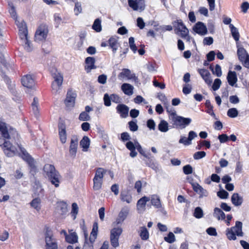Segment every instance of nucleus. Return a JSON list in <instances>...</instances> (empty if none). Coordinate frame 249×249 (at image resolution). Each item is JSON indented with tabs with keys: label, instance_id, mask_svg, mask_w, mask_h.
<instances>
[{
	"label": "nucleus",
	"instance_id": "nucleus-22",
	"mask_svg": "<svg viewBox=\"0 0 249 249\" xmlns=\"http://www.w3.org/2000/svg\"><path fill=\"white\" fill-rule=\"evenodd\" d=\"M150 200V197L144 196L140 198L137 203V210L139 213H143L145 210L146 203Z\"/></svg>",
	"mask_w": 249,
	"mask_h": 249
},
{
	"label": "nucleus",
	"instance_id": "nucleus-15",
	"mask_svg": "<svg viewBox=\"0 0 249 249\" xmlns=\"http://www.w3.org/2000/svg\"><path fill=\"white\" fill-rule=\"evenodd\" d=\"M197 137V133L196 132L191 130L189 132L188 138L181 136H180V138L178 142L179 143L183 144L185 146H188L192 144V140Z\"/></svg>",
	"mask_w": 249,
	"mask_h": 249
},
{
	"label": "nucleus",
	"instance_id": "nucleus-34",
	"mask_svg": "<svg viewBox=\"0 0 249 249\" xmlns=\"http://www.w3.org/2000/svg\"><path fill=\"white\" fill-rule=\"evenodd\" d=\"M232 204L235 206L241 205L243 202V198L237 193H234L231 197Z\"/></svg>",
	"mask_w": 249,
	"mask_h": 249
},
{
	"label": "nucleus",
	"instance_id": "nucleus-54",
	"mask_svg": "<svg viewBox=\"0 0 249 249\" xmlns=\"http://www.w3.org/2000/svg\"><path fill=\"white\" fill-rule=\"evenodd\" d=\"M134 42V38L133 37H130L129 38V44L130 48L134 53H136L137 51V48L135 45Z\"/></svg>",
	"mask_w": 249,
	"mask_h": 249
},
{
	"label": "nucleus",
	"instance_id": "nucleus-23",
	"mask_svg": "<svg viewBox=\"0 0 249 249\" xmlns=\"http://www.w3.org/2000/svg\"><path fill=\"white\" fill-rule=\"evenodd\" d=\"M227 79L229 84L231 86L237 87L236 83L238 79L236 73L234 71H229L227 76Z\"/></svg>",
	"mask_w": 249,
	"mask_h": 249
},
{
	"label": "nucleus",
	"instance_id": "nucleus-26",
	"mask_svg": "<svg viewBox=\"0 0 249 249\" xmlns=\"http://www.w3.org/2000/svg\"><path fill=\"white\" fill-rule=\"evenodd\" d=\"M0 36H2V33L0 29ZM10 65L5 59L3 54L0 52V70L2 72H6V71L9 70Z\"/></svg>",
	"mask_w": 249,
	"mask_h": 249
},
{
	"label": "nucleus",
	"instance_id": "nucleus-37",
	"mask_svg": "<svg viewBox=\"0 0 249 249\" xmlns=\"http://www.w3.org/2000/svg\"><path fill=\"white\" fill-rule=\"evenodd\" d=\"M90 145V140L87 136H84L80 142V145L83 151H87Z\"/></svg>",
	"mask_w": 249,
	"mask_h": 249
},
{
	"label": "nucleus",
	"instance_id": "nucleus-44",
	"mask_svg": "<svg viewBox=\"0 0 249 249\" xmlns=\"http://www.w3.org/2000/svg\"><path fill=\"white\" fill-rule=\"evenodd\" d=\"M121 199L123 201L130 203L132 201V196L127 191H123L121 193Z\"/></svg>",
	"mask_w": 249,
	"mask_h": 249
},
{
	"label": "nucleus",
	"instance_id": "nucleus-62",
	"mask_svg": "<svg viewBox=\"0 0 249 249\" xmlns=\"http://www.w3.org/2000/svg\"><path fill=\"white\" fill-rule=\"evenodd\" d=\"M121 139L123 142H128L131 139V137L128 133L123 132L121 134Z\"/></svg>",
	"mask_w": 249,
	"mask_h": 249
},
{
	"label": "nucleus",
	"instance_id": "nucleus-9",
	"mask_svg": "<svg viewBox=\"0 0 249 249\" xmlns=\"http://www.w3.org/2000/svg\"><path fill=\"white\" fill-rule=\"evenodd\" d=\"M45 249H58L57 240L54 237L50 231L47 230L45 233Z\"/></svg>",
	"mask_w": 249,
	"mask_h": 249
},
{
	"label": "nucleus",
	"instance_id": "nucleus-36",
	"mask_svg": "<svg viewBox=\"0 0 249 249\" xmlns=\"http://www.w3.org/2000/svg\"><path fill=\"white\" fill-rule=\"evenodd\" d=\"M213 216L218 220H225L226 218L225 213L218 208H215L214 209Z\"/></svg>",
	"mask_w": 249,
	"mask_h": 249
},
{
	"label": "nucleus",
	"instance_id": "nucleus-51",
	"mask_svg": "<svg viewBox=\"0 0 249 249\" xmlns=\"http://www.w3.org/2000/svg\"><path fill=\"white\" fill-rule=\"evenodd\" d=\"M205 105L207 107V110L206 111L207 113H208L211 116H214L215 114L213 110V106L211 105L210 101L207 100L206 101Z\"/></svg>",
	"mask_w": 249,
	"mask_h": 249
},
{
	"label": "nucleus",
	"instance_id": "nucleus-52",
	"mask_svg": "<svg viewBox=\"0 0 249 249\" xmlns=\"http://www.w3.org/2000/svg\"><path fill=\"white\" fill-rule=\"evenodd\" d=\"M238 111L236 108H231L228 110L227 115L232 118L236 117L238 116Z\"/></svg>",
	"mask_w": 249,
	"mask_h": 249
},
{
	"label": "nucleus",
	"instance_id": "nucleus-42",
	"mask_svg": "<svg viewBox=\"0 0 249 249\" xmlns=\"http://www.w3.org/2000/svg\"><path fill=\"white\" fill-rule=\"evenodd\" d=\"M38 106V99L36 97H34V101L32 103V108L33 111L36 117L39 115Z\"/></svg>",
	"mask_w": 249,
	"mask_h": 249
},
{
	"label": "nucleus",
	"instance_id": "nucleus-2",
	"mask_svg": "<svg viewBox=\"0 0 249 249\" xmlns=\"http://www.w3.org/2000/svg\"><path fill=\"white\" fill-rule=\"evenodd\" d=\"M16 24L19 29L18 34L22 45L26 51L31 52L33 47L28 39V31L25 23L22 20H17Z\"/></svg>",
	"mask_w": 249,
	"mask_h": 249
},
{
	"label": "nucleus",
	"instance_id": "nucleus-49",
	"mask_svg": "<svg viewBox=\"0 0 249 249\" xmlns=\"http://www.w3.org/2000/svg\"><path fill=\"white\" fill-rule=\"evenodd\" d=\"M53 20L55 27L58 28L61 23L63 22L62 18L59 14H54L53 15Z\"/></svg>",
	"mask_w": 249,
	"mask_h": 249
},
{
	"label": "nucleus",
	"instance_id": "nucleus-32",
	"mask_svg": "<svg viewBox=\"0 0 249 249\" xmlns=\"http://www.w3.org/2000/svg\"><path fill=\"white\" fill-rule=\"evenodd\" d=\"M65 240L69 243H75L78 241V236L76 232H72V231H69V233L65 238Z\"/></svg>",
	"mask_w": 249,
	"mask_h": 249
},
{
	"label": "nucleus",
	"instance_id": "nucleus-60",
	"mask_svg": "<svg viewBox=\"0 0 249 249\" xmlns=\"http://www.w3.org/2000/svg\"><path fill=\"white\" fill-rule=\"evenodd\" d=\"M217 195L221 199H226L228 198L229 193L225 190L222 189L217 193Z\"/></svg>",
	"mask_w": 249,
	"mask_h": 249
},
{
	"label": "nucleus",
	"instance_id": "nucleus-17",
	"mask_svg": "<svg viewBox=\"0 0 249 249\" xmlns=\"http://www.w3.org/2000/svg\"><path fill=\"white\" fill-rule=\"evenodd\" d=\"M191 185L194 191L199 195V198H201L208 196V192L206 189H204L198 183H191Z\"/></svg>",
	"mask_w": 249,
	"mask_h": 249
},
{
	"label": "nucleus",
	"instance_id": "nucleus-53",
	"mask_svg": "<svg viewBox=\"0 0 249 249\" xmlns=\"http://www.w3.org/2000/svg\"><path fill=\"white\" fill-rule=\"evenodd\" d=\"M139 143L138 141H135L134 142L129 141L125 143V146L129 150H134L137 149V143Z\"/></svg>",
	"mask_w": 249,
	"mask_h": 249
},
{
	"label": "nucleus",
	"instance_id": "nucleus-25",
	"mask_svg": "<svg viewBox=\"0 0 249 249\" xmlns=\"http://www.w3.org/2000/svg\"><path fill=\"white\" fill-rule=\"evenodd\" d=\"M78 139L76 137H73L71 139L70 145V154L71 157H74L76 155L77 147H78Z\"/></svg>",
	"mask_w": 249,
	"mask_h": 249
},
{
	"label": "nucleus",
	"instance_id": "nucleus-59",
	"mask_svg": "<svg viewBox=\"0 0 249 249\" xmlns=\"http://www.w3.org/2000/svg\"><path fill=\"white\" fill-rule=\"evenodd\" d=\"M9 6L10 7V9H9L10 14L11 16H12V17L14 19H15V21H16L17 20H18V19H17V16L16 14L15 9L14 8L13 4L9 3Z\"/></svg>",
	"mask_w": 249,
	"mask_h": 249
},
{
	"label": "nucleus",
	"instance_id": "nucleus-31",
	"mask_svg": "<svg viewBox=\"0 0 249 249\" xmlns=\"http://www.w3.org/2000/svg\"><path fill=\"white\" fill-rule=\"evenodd\" d=\"M121 89L127 95L130 96L133 94L134 87L129 84H123L121 86Z\"/></svg>",
	"mask_w": 249,
	"mask_h": 249
},
{
	"label": "nucleus",
	"instance_id": "nucleus-64",
	"mask_svg": "<svg viewBox=\"0 0 249 249\" xmlns=\"http://www.w3.org/2000/svg\"><path fill=\"white\" fill-rule=\"evenodd\" d=\"M81 4L79 2H76L75 4V7L74 11L75 15L78 16L82 12Z\"/></svg>",
	"mask_w": 249,
	"mask_h": 249
},
{
	"label": "nucleus",
	"instance_id": "nucleus-33",
	"mask_svg": "<svg viewBox=\"0 0 249 249\" xmlns=\"http://www.w3.org/2000/svg\"><path fill=\"white\" fill-rule=\"evenodd\" d=\"M139 235L142 240H147L149 237V233L144 226L140 227L138 231Z\"/></svg>",
	"mask_w": 249,
	"mask_h": 249
},
{
	"label": "nucleus",
	"instance_id": "nucleus-35",
	"mask_svg": "<svg viewBox=\"0 0 249 249\" xmlns=\"http://www.w3.org/2000/svg\"><path fill=\"white\" fill-rule=\"evenodd\" d=\"M150 200H151L152 205L155 207L157 208H160L161 207L160 198L158 195H152L150 197Z\"/></svg>",
	"mask_w": 249,
	"mask_h": 249
},
{
	"label": "nucleus",
	"instance_id": "nucleus-57",
	"mask_svg": "<svg viewBox=\"0 0 249 249\" xmlns=\"http://www.w3.org/2000/svg\"><path fill=\"white\" fill-rule=\"evenodd\" d=\"M206 155L204 151H198L194 154L193 158L196 160H198L205 157Z\"/></svg>",
	"mask_w": 249,
	"mask_h": 249
},
{
	"label": "nucleus",
	"instance_id": "nucleus-4",
	"mask_svg": "<svg viewBox=\"0 0 249 249\" xmlns=\"http://www.w3.org/2000/svg\"><path fill=\"white\" fill-rule=\"evenodd\" d=\"M225 232L227 238L230 240H235L236 236H243L242 223L240 221H236L235 225L230 228H227Z\"/></svg>",
	"mask_w": 249,
	"mask_h": 249
},
{
	"label": "nucleus",
	"instance_id": "nucleus-27",
	"mask_svg": "<svg viewBox=\"0 0 249 249\" xmlns=\"http://www.w3.org/2000/svg\"><path fill=\"white\" fill-rule=\"evenodd\" d=\"M237 47V53L238 57V59L240 62L244 61L246 58H249V54L246 51V50L242 47H239L238 45Z\"/></svg>",
	"mask_w": 249,
	"mask_h": 249
},
{
	"label": "nucleus",
	"instance_id": "nucleus-19",
	"mask_svg": "<svg viewBox=\"0 0 249 249\" xmlns=\"http://www.w3.org/2000/svg\"><path fill=\"white\" fill-rule=\"evenodd\" d=\"M129 212V209L128 207L125 206L122 208L119 213L118 217L116 218L115 223L117 224L123 223L124 220L127 217Z\"/></svg>",
	"mask_w": 249,
	"mask_h": 249
},
{
	"label": "nucleus",
	"instance_id": "nucleus-63",
	"mask_svg": "<svg viewBox=\"0 0 249 249\" xmlns=\"http://www.w3.org/2000/svg\"><path fill=\"white\" fill-rule=\"evenodd\" d=\"M111 97L107 93H106L104 96V104L107 107L111 106Z\"/></svg>",
	"mask_w": 249,
	"mask_h": 249
},
{
	"label": "nucleus",
	"instance_id": "nucleus-61",
	"mask_svg": "<svg viewBox=\"0 0 249 249\" xmlns=\"http://www.w3.org/2000/svg\"><path fill=\"white\" fill-rule=\"evenodd\" d=\"M183 171L184 174L189 175L193 173V169L190 164H187L183 166Z\"/></svg>",
	"mask_w": 249,
	"mask_h": 249
},
{
	"label": "nucleus",
	"instance_id": "nucleus-28",
	"mask_svg": "<svg viewBox=\"0 0 249 249\" xmlns=\"http://www.w3.org/2000/svg\"><path fill=\"white\" fill-rule=\"evenodd\" d=\"M56 211L60 215H65L68 212L67 204L64 202H58L57 205Z\"/></svg>",
	"mask_w": 249,
	"mask_h": 249
},
{
	"label": "nucleus",
	"instance_id": "nucleus-24",
	"mask_svg": "<svg viewBox=\"0 0 249 249\" xmlns=\"http://www.w3.org/2000/svg\"><path fill=\"white\" fill-rule=\"evenodd\" d=\"M116 110L121 117L126 118L128 115L129 107L124 104H119L116 107Z\"/></svg>",
	"mask_w": 249,
	"mask_h": 249
},
{
	"label": "nucleus",
	"instance_id": "nucleus-30",
	"mask_svg": "<svg viewBox=\"0 0 249 249\" xmlns=\"http://www.w3.org/2000/svg\"><path fill=\"white\" fill-rule=\"evenodd\" d=\"M95 59L93 57H88L85 60L86 66L85 69L87 72L90 71L92 69L96 68L95 66Z\"/></svg>",
	"mask_w": 249,
	"mask_h": 249
},
{
	"label": "nucleus",
	"instance_id": "nucleus-38",
	"mask_svg": "<svg viewBox=\"0 0 249 249\" xmlns=\"http://www.w3.org/2000/svg\"><path fill=\"white\" fill-rule=\"evenodd\" d=\"M158 127L159 130L163 133L167 132L169 129V124L167 121L164 120H162L160 121Z\"/></svg>",
	"mask_w": 249,
	"mask_h": 249
},
{
	"label": "nucleus",
	"instance_id": "nucleus-50",
	"mask_svg": "<svg viewBox=\"0 0 249 249\" xmlns=\"http://www.w3.org/2000/svg\"><path fill=\"white\" fill-rule=\"evenodd\" d=\"M166 110L169 113V117L172 121V119L177 116L176 111L172 107L169 106V104L168 106H166Z\"/></svg>",
	"mask_w": 249,
	"mask_h": 249
},
{
	"label": "nucleus",
	"instance_id": "nucleus-6",
	"mask_svg": "<svg viewBox=\"0 0 249 249\" xmlns=\"http://www.w3.org/2000/svg\"><path fill=\"white\" fill-rule=\"evenodd\" d=\"M98 224L95 222L93 224L92 231L90 233L89 239L86 236L85 241L82 249H93V243L97 237L98 232Z\"/></svg>",
	"mask_w": 249,
	"mask_h": 249
},
{
	"label": "nucleus",
	"instance_id": "nucleus-16",
	"mask_svg": "<svg viewBox=\"0 0 249 249\" xmlns=\"http://www.w3.org/2000/svg\"><path fill=\"white\" fill-rule=\"evenodd\" d=\"M48 33V29L45 26H40L36 31L35 40L37 41L45 40L47 36Z\"/></svg>",
	"mask_w": 249,
	"mask_h": 249
},
{
	"label": "nucleus",
	"instance_id": "nucleus-18",
	"mask_svg": "<svg viewBox=\"0 0 249 249\" xmlns=\"http://www.w3.org/2000/svg\"><path fill=\"white\" fill-rule=\"evenodd\" d=\"M193 30L200 36H205L207 34L208 30L206 25L202 22H197L193 27Z\"/></svg>",
	"mask_w": 249,
	"mask_h": 249
},
{
	"label": "nucleus",
	"instance_id": "nucleus-13",
	"mask_svg": "<svg viewBox=\"0 0 249 249\" xmlns=\"http://www.w3.org/2000/svg\"><path fill=\"white\" fill-rule=\"evenodd\" d=\"M76 97V93L72 90H69L67 93L66 98L64 101L65 106L68 108L74 107Z\"/></svg>",
	"mask_w": 249,
	"mask_h": 249
},
{
	"label": "nucleus",
	"instance_id": "nucleus-47",
	"mask_svg": "<svg viewBox=\"0 0 249 249\" xmlns=\"http://www.w3.org/2000/svg\"><path fill=\"white\" fill-rule=\"evenodd\" d=\"M92 29L97 32H100L102 30L101 20L99 19H96L92 25Z\"/></svg>",
	"mask_w": 249,
	"mask_h": 249
},
{
	"label": "nucleus",
	"instance_id": "nucleus-10",
	"mask_svg": "<svg viewBox=\"0 0 249 249\" xmlns=\"http://www.w3.org/2000/svg\"><path fill=\"white\" fill-rule=\"evenodd\" d=\"M2 149L4 154L8 157H13L18 153L17 149L8 141H4Z\"/></svg>",
	"mask_w": 249,
	"mask_h": 249
},
{
	"label": "nucleus",
	"instance_id": "nucleus-43",
	"mask_svg": "<svg viewBox=\"0 0 249 249\" xmlns=\"http://www.w3.org/2000/svg\"><path fill=\"white\" fill-rule=\"evenodd\" d=\"M30 205L32 207L38 212L41 209V199L39 198H34L30 202Z\"/></svg>",
	"mask_w": 249,
	"mask_h": 249
},
{
	"label": "nucleus",
	"instance_id": "nucleus-7",
	"mask_svg": "<svg viewBox=\"0 0 249 249\" xmlns=\"http://www.w3.org/2000/svg\"><path fill=\"white\" fill-rule=\"evenodd\" d=\"M175 31L176 34L180 36L182 38L186 39L188 41L190 40L189 30L183 23L181 20H178L177 21Z\"/></svg>",
	"mask_w": 249,
	"mask_h": 249
},
{
	"label": "nucleus",
	"instance_id": "nucleus-55",
	"mask_svg": "<svg viewBox=\"0 0 249 249\" xmlns=\"http://www.w3.org/2000/svg\"><path fill=\"white\" fill-rule=\"evenodd\" d=\"M164 239L169 243H172L175 241V236L173 233L170 232L167 236L164 238Z\"/></svg>",
	"mask_w": 249,
	"mask_h": 249
},
{
	"label": "nucleus",
	"instance_id": "nucleus-5",
	"mask_svg": "<svg viewBox=\"0 0 249 249\" xmlns=\"http://www.w3.org/2000/svg\"><path fill=\"white\" fill-rule=\"evenodd\" d=\"M107 172V171L103 168H98L96 169L94 177L93 178V189L94 191H98L101 189L103 178Z\"/></svg>",
	"mask_w": 249,
	"mask_h": 249
},
{
	"label": "nucleus",
	"instance_id": "nucleus-11",
	"mask_svg": "<svg viewBox=\"0 0 249 249\" xmlns=\"http://www.w3.org/2000/svg\"><path fill=\"white\" fill-rule=\"evenodd\" d=\"M118 77L120 80L125 79L128 80H133L135 82L138 80L135 74L132 73L131 71L128 69H123L122 72L118 74Z\"/></svg>",
	"mask_w": 249,
	"mask_h": 249
},
{
	"label": "nucleus",
	"instance_id": "nucleus-14",
	"mask_svg": "<svg viewBox=\"0 0 249 249\" xmlns=\"http://www.w3.org/2000/svg\"><path fill=\"white\" fill-rule=\"evenodd\" d=\"M129 6L134 11H142L145 8L144 0H127Z\"/></svg>",
	"mask_w": 249,
	"mask_h": 249
},
{
	"label": "nucleus",
	"instance_id": "nucleus-20",
	"mask_svg": "<svg viewBox=\"0 0 249 249\" xmlns=\"http://www.w3.org/2000/svg\"><path fill=\"white\" fill-rule=\"evenodd\" d=\"M19 150L21 152L20 156L25 160L31 167L34 166V159L29 155L26 150L21 146H18Z\"/></svg>",
	"mask_w": 249,
	"mask_h": 249
},
{
	"label": "nucleus",
	"instance_id": "nucleus-56",
	"mask_svg": "<svg viewBox=\"0 0 249 249\" xmlns=\"http://www.w3.org/2000/svg\"><path fill=\"white\" fill-rule=\"evenodd\" d=\"M79 119L82 121H89L90 119V116L86 112H82L79 116Z\"/></svg>",
	"mask_w": 249,
	"mask_h": 249
},
{
	"label": "nucleus",
	"instance_id": "nucleus-1",
	"mask_svg": "<svg viewBox=\"0 0 249 249\" xmlns=\"http://www.w3.org/2000/svg\"><path fill=\"white\" fill-rule=\"evenodd\" d=\"M43 172L44 175L48 178L52 184L56 188L59 186L62 178L53 165L45 164L43 168Z\"/></svg>",
	"mask_w": 249,
	"mask_h": 249
},
{
	"label": "nucleus",
	"instance_id": "nucleus-41",
	"mask_svg": "<svg viewBox=\"0 0 249 249\" xmlns=\"http://www.w3.org/2000/svg\"><path fill=\"white\" fill-rule=\"evenodd\" d=\"M0 132L1 134L3 137L5 139H9L10 136L7 130V128L6 126V124L4 123L0 122Z\"/></svg>",
	"mask_w": 249,
	"mask_h": 249
},
{
	"label": "nucleus",
	"instance_id": "nucleus-21",
	"mask_svg": "<svg viewBox=\"0 0 249 249\" xmlns=\"http://www.w3.org/2000/svg\"><path fill=\"white\" fill-rule=\"evenodd\" d=\"M198 72L208 85L210 86L212 84L213 80L211 78V73L208 70L205 69H201L198 70Z\"/></svg>",
	"mask_w": 249,
	"mask_h": 249
},
{
	"label": "nucleus",
	"instance_id": "nucleus-48",
	"mask_svg": "<svg viewBox=\"0 0 249 249\" xmlns=\"http://www.w3.org/2000/svg\"><path fill=\"white\" fill-rule=\"evenodd\" d=\"M193 215L194 217L197 219L202 218L204 215L202 209L199 207L196 208L193 213Z\"/></svg>",
	"mask_w": 249,
	"mask_h": 249
},
{
	"label": "nucleus",
	"instance_id": "nucleus-39",
	"mask_svg": "<svg viewBox=\"0 0 249 249\" xmlns=\"http://www.w3.org/2000/svg\"><path fill=\"white\" fill-rule=\"evenodd\" d=\"M108 44L112 49L113 53H115L119 45L117 39L115 37H112L108 40Z\"/></svg>",
	"mask_w": 249,
	"mask_h": 249
},
{
	"label": "nucleus",
	"instance_id": "nucleus-45",
	"mask_svg": "<svg viewBox=\"0 0 249 249\" xmlns=\"http://www.w3.org/2000/svg\"><path fill=\"white\" fill-rule=\"evenodd\" d=\"M122 229L120 227L114 228L111 231L110 236L119 238L120 235L122 233Z\"/></svg>",
	"mask_w": 249,
	"mask_h": 249
},
{
	"label": "nucleus",
	"instance_id": "nucleus-29",
	"mask_svg": "<svg viewBox=\"0 0 249 249\" xmlns=\"http://www.w3.org/2000/svg\"><path fill=\"white\" fill-rule=\"evenodd\" d=\"M59 136L61 142L65 143L67 141V134L65 126L63 124L59 125Z\"/></svg>",
	"mask_w": 249,
	"mask_h": 249
},
{
	"label": "nucleus",
	"instance_id": "nucleus-8",
	"mask_svg": "<svg viewBox=\"0 0 249 249\" xmlns=\"http://www.w3.org/2000/svg\"><path fill=\"white\" fill-rule=\"evenodd\" d=\"M192 120L190 118H185L177 115L172 119V122L175 127L177 128L184 129L189 125Z\"/></svg>",
	"mask_w": 249,
	"mask_h": 249
},
{
	"label": "nucleus",
	"instance_id": "nucleus-40",
	"mask_svg": "<svg viewBox=\"0 0 249 249\" xmlns=\"http://www.w3.org/2000/svg\"><path fill=\"white\" fill-rule=\"evenodd\" d=\"M229 27L231 30L232 36L233 37L234 39L236 41V42L237 43V42L239 40V37H240V35H239L238 30L233 24H230L229 26Z\"/></svg>",
	"mask_w": 249,
	"mask_h": 249
},
{
	"label": "nucleus",
	"instance_id": "nucleus-3",
	"mask_svg": "<svg viewBox=\"0 0 249 249\" xmlns=\"http://www.w3.org/2000/svg\"><path fill=\"white\" fill-rule=\"evenodd\" d=\"M52 76L53 81L52 83V91L54 95L60 93L62 85L63 82V76L62 74L55 69L51 70Z\"/></svg>",
	"mask_w": 249,
	"mask_h": 249
},
{
	"label": "nucleus",
	"instance_id": "nucleus-12",
	"mask_svg": "<svg viewBox=\"0 0 249 249\" xmlns=\"http://www.w3.org/2000/svg\"><path fill=\"white\" fill-rule=\"evenodd\" d=\"M22 85L25 88L35 90V79L33 75L26 74L21 78Z\"/></svg>",
	"mask_w": 249,
	"mask_h": 249
},
{
	"label": "nucleus",
	"instance_id": "nucleus-46",
	"mask_svg": "<svg viewBox=\"0 0 249 249\" xmlns=\"http://www.w3.org/2000/svg\"><path fill=\"white\" fill-rule=\"evenodd\" d=\"M210 70L212 71L214 75H215L217 77L221 76L222 73L221 71V68L220 65L218 64H216L214 68L211 66L210 67Z\"/></svg>",
	"mask_w": 249,
	"mask_h": 249
},
{
	"label": "nucleus",
	"instance_id": "nucleus-58",
	"mask_svg": "<svg viewBox=\"0 0 249 249\" xmlns=\"http://www.w3.org/2000/svg\"><path fill=\"white\" fill-rule=\"evenodd\" d=\"M221 81L219 78H216L214 80L212 86V89L214 91L218 90L221 85Z\"/></svg>",
	"mask_w": 249,
	"mask_h": 249
}]
</instances>
